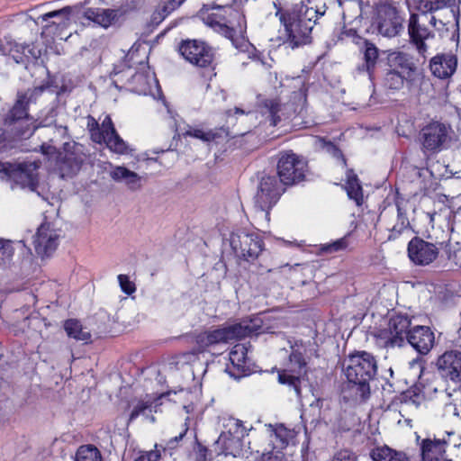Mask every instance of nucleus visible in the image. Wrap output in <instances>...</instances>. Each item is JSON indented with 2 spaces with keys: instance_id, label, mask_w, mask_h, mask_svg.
Returning <instances> with one entry per match:
<instances>
[{
  "instance_id": "obj_26",
  "label": "nucleus",
  "mask_w": 461,
  "mask_h": 461,
  "mask_svg": "<svg viewBox=\"0 0 461 461\" xmlns=\"http://www.w3.org/2000/svg\"><path fill=\"white\" fill-rule=\"evenodd\" d=\"M122 14L120 9L88 8L85 11V17L96 24L108 28L114 24Z\"/></svg>"
},
{
  "instance_id": "obj_17",
  "label": "nucleus",
  "mask_w": 461,
  "mask_h": 461,
  "mask_svg": "<svg viewBox=\"0 0 461 461\" xmlns=\"http://www.w3.org/2000/svg\"><path fill=\"white\" fill-rule=\"evenodd\" d=\"M438 255V248L420 238H413L408 244V256L416 265L427 266Z\"/></svg>"
},
{
  "instance_id": "obj_15",
  "label": "nucleus",
  "mask_w": 461,
  "mask_h": 461,
  "mask_svg": "<svg viewBox=\"0 0 461 461\" xmlns=\"http://www.w3.org/2000/svg\"><path fill=\"white\" fill-rule=\"evenodd\" d=\"M306 363L301 352L293 351L286 367L278 372V382L287 385L297 397L301 395V377L305 374Z\"/></svg>"
},
{
  "instance_id": "obj_16",
  "label": "nucleus",
  "mask_w": 461,
  "mask_h": 461,
  "mask_svg": "<svg viewBox=\"0 0 461 461\" xmlns=\"http://www.w3.org/2000/svg\"><path fill=\"white\" fill-rule=\"evenodd\" d=\"M411 320L406 315H393L388 322V328L383 330L380 337L384 339L386 347H401L407 339Z\"/></svg>"
},
{
  "instance_id": "obj_12",
  "label": "nucleus",
  "mask_w": 461,
  "mask_h": 461,
  "mask_svg": "<svg viewBox=\"0 0 461 461\" xmlns=\"http://www.w3.org/2000/svg\"><path fill=\"white\" fill-rule=\"evenodd\" d=\"M283 191L276 176H267L261 178L254 203L266 218H268L269 210L276 203Z\"/></svg>"
},
{
  "instance_id": "obj_46",
  "label": "nucleus",
  "mask_w": 461,
  "mask_h": 461,
  "mask_svg": "<svg viewBox=\"0 0 461 461\" xmlns=\"http://www.w3.org/2000/svg\"><path fill=\"white\" fill-rule=\"evenodd\" d=\"M186 136H191L203 141H211L215 139L216 134L212 131H203L201 128L187 126L186 131L184 133Z\"/></svg>"
},
{
  "instance_id": "obj_29",
  "label": "nucleus",
  "mask_w": 461,
  "mask_h": 461,
  "mask_svg": "<svg viewBox=\"0 0 461 461\" xmlns=\"http://www.w3.org/2000/svg\"><path fill=\"white\" fill-rule=\"evenodd\" d=\"M110 176L114 181L123 182L131 190H137L141 186V176L124 167H114L110 172Z\"/></svg>"
},
{
  "instance_id": "obj_27",
  "label": "nucleus",
  "mask_w": 461,
  "mask_h": 461,
  "mask_svg": "<svg viewBox=\"0 0 461 461\" xmlns=\"http://www.w3.org/2000/svg\"><path fill=\"white\" fill-rule=\"evenodd\" d=\"M457 60L453 55L434 57L430 61V70L438 78L450 77L456 68Z\"/></svg>"
},
{
  "instance_id": "obj_33",
  "label": "nucleus",
  "mask_w": 461,
  "mask_h": 461,
  "mask_svg": "<svg viewBox=\"0 0 461 461\" xmlns=\"http://www.w3.org/2000/svg\"><path fill=\"white\" fill-rule=\"evenodd\" d=\"M248 461H293L287 454L281 450L273 449L260 453L257 450L255 453L251 452L249 456H246Z\"/></svg>"
},
{
  "instance_id": "obj_6",
  "label": "nucleus",
  "mask_w": 461,
  "mask_h": 461,
  "mask_svg": "<svg viewBox=\"0 0 461 461\" xmlns=\"http://www.w3.org/2000/svg\"><path fill=\"white\" fill-rule=\"evenodd\" d=\"M454 131L450 125L431 122L420 131V140L425 152L438 153L447 149L452 141Z\"/></svg>"
},
{
  "instance_id": "obj_21",
  "label": "nucleus",
  "mask_w": 461,
  "mask_h": 461,
  "mask_svg": "<svg viewBox=\"0 0 461 461\" xmlns=\"http://www.w3.org/2000/svg\"><path fill=\"white\" fill-rule=\"evenodd\" d=\"M59 238L57 230L50 229L48 224H41L34 238V249L41 258L50 257L58 248Z\"/></svg>"
},
{
  "instance_id": "obj_32",
  "label": "nucleus",
  "mask_w": 461,
  "mask_h": 461,
  "mask_svg": "<svg viewBox=\"0 0 461 461\" xmlns=\"http://www.w3.org/2000/svg\"><path fill=\"white\" fill-rule=\"evenodd\" d=\"M371 457L374 461H409L404 453L397 452L387 446L373 449Z\"/></svg>"
},
{
  "instance_id": "obj_59",
  "label": "nucleus",
  "mask_w": 461,
  "mask_h": 461,
  "mask_svg": "<svg viewBox=\"0 0 461 461\" xmlns=\"http://www.w3.org/2000/svg\"><path fill=\"white\" fill-rule=\"evenodd\" d=\"M342 33L347 34L348 36H354L356 33V31L349 29L348 31H344Z\"/></svg>"
},
{
  "instance_id": "obj_41",
  "label": "nucleus",
  "mask_w": 461,
  "mask_h": 461,
  "mask_svg": "<svg viewBox=\"0 0 461 461\" xmlns=\"http://www.w3.org/2000/svg\"><path fill=\"white\" fill-rule=\"evenodd\" d=\"M365 68L366 72L370 75L371 70L375 68L376 60L378 59V50L373 43L369 42L368 41H365Z\"/></svg>"
},
{
  "instance_id": "obj_57",
  "label": "nucleus",
  "mask_w": 461,
  "mask_h": 461,
  "mask_svg": "<svg viewBox=\"0 0 461 461\" xmlns=\"http://www.w3.org/2000/svg\"><path fill=\"white\" fill-rule=\"evenodd\" d=\"M410 365H411V367H418V368L420 369V371H421V370H422V368H423L421 361L417 360V359L412 360V361L410 363Z\"/></svg>"
},
{
  "instance_id": "obj_2",
  "label": "nucleus",
  "mask_w": 461,
  "mask_h": 461,
  "mask_svg": "<svg viewBox=\"0 0 461 461\" xmlns=\"http://www.w3.org/2000/svg\"><path fill=\"white\" fill-rule=\"evenodd\" d=\"M377 372V363L375 357L366 351L350 355L345 369L348 379L347 389L348 396L354 401L362 402L370 396V382Z\"/></svg>"
},
{
  "instance_id": "obj_23",
  "label": "nucleus",
  "mask_w": 461,
  "mask_h": 461,
  "mask_svg": "<svg viewBox=\"0 0 461 461\" xmlns=\"http://www.w3.org/2000/svg\"><path fill=\"white\" fill-rule=\"evenodd\" d=\"M268 434L269 446L273 449L283 451L294 439L297 432L294 429H288L284 424L266 425Z\"/></svg>"
},
{
  "instance_id": "obj_39",
  "label": "nucleus",
  "mask_w": 461,
  "mask_h": 461,
  "mask_svg": "<svg viewBox=\"0 0 461 461\" xmlns=\"http://www.w3.org/2000/svg\"><path fill=\"white\" fill-rule=\"evenodd\" d=\"M349 246L348 236H344L330 243L322 244L320 252L322 254H334L345 251Z\"/></svg>"
},
{
  "instance_id": "obj_8",
  "label": "nucleus",
  "mask_w": 461,
  "mask_h": 461,
  "mask_svg": "<svg viewBox=\"0 0 461 461\" xmlns=\"http://www.w3.org/2000/svg\"><path fill=\"white\" fill-rule=\"evenodd\" d=\"M402 18L392 3H382L376 6L372 26L384 37H395L402 28Z\"/></svg>"
},
{
  "instance_id": "obj_7",
  "label": "nucleus",
  "mask_w": 461,
  "mask_h": 461,
  "mask_svg": "<svg viewBox=\"0 0 461 461\" xmlns=\"http://www.w3.org/2000/svg\"><path fill=\"white\" fill-rule=\"evenodd\" d=\"M28 103L29 98L26 94H18L17 100L13 108L5 118L4 124L14 137L28 138L35 129L28 128Z\"/></svg>"
},
{
  "instance_id": "obj_24",
  "label": "nucleus",
  "mask_w": 461,
  "mask_h": 461,
  "mask_svg": "<svg viewBox=\"0 0 461 461\" xmlns=\"http://www.w3.org/2000/svg\"><path fill=\"white\" fill-rule=\"evenodd\" d=\"M0 52L4 56H11L18 64L23 63L28 54L35 57L29 45L18 43L10 37H4L0 41Z\"/></svg>"
},
{
  "instance_id": "obj_53",
  "label": "nucleus",
  "mask_w": 461,
  "mask_h": 461,
  "mask_svg": "<svg viewBox=\"0 0 461 461\" xmlns=\"http://www.w3.org/2000/svg\"><path fill=\"white\" fill-rule=\"evenodd\" d=\"M249 113H250V111L246 112L243 109L239 108V107H235L234 109L228 110L226 112V114L229 118L231 117L232 115H243V114H249Z\"/></svg>"
},
{
  "instance_id": "obj_45",
  "label": "nucleus",
  "mask_w": 461,
  "mask_h": 461,
  "mask_svg": "<svg viewBox=\"0 0 461 461\" xmlns=\"http://www.w3.org/2000/svg\"><path fill=\"white\" fill-rule=\"evenodd\" d=\"M396 63L400 66V73L405 75H412L415 70L414 63L410 59L409 56L405 53H398L395 57Z\"/></svg>"
},
{
  "instance_id": "obj_9",
  "label": "nucleus",
  "mask_w": 461,
  "mask_h": 461,
  "mask_svg": "<svg viewBox=\"0 0 461 461\" xmlns=\"http://www.w3.org/2000/svg\"><path fill=\"white\" fill-rule=\"evenodd\" d=\"M230 244L238 257L254 261L263 250L264 243L259 235L239 230L230 234Z\"/></svg>"
},
{
  "instance_id": "obj_3",
  "label": "nucleus",
  "mask_w": 461,
  "mask_h": 461,
  "mask_svg": "<svg viewBox=\"0 0 461 461\" xmlns=\"http://www.w3.org/2000/svg\"><path fill=\"white\" fill-rule=\"evenodd\" d=\"M41 150L43 155L50 158L56 156L57 167L62 178L71 177L77 174L86 158L83 146L77 143H66L64 150L59 153L54 146L43 143L41 146Z\"/></svg>"
},
{
  "instance_id": "obj_48",
  "label": "nucleus",
  "mask_w": 461,
  "mask_h": 461,
  "mask_svg": "<svg viewBox=\"0 0 461 461\" xmlns=\"http://www.w3.org/2000/svg\"><path fill=\"white\" fill-rule=\"evenodd\" d=\"M410 7H413L423 14L431 11V0H407Z\"/></svg>"
},
{
  "instance_id": "obj_64",
  "label": "nucleus",
  "mask_w": 461,
  "mask_h": 461,
  "mask_svg": "<svg viewBox=\"0 0 461 461\" xmlns=\"http://www.w3.org/2000/svg\"><path fill=\"white\" fill-rule=\"evenodd\" d=\"M450 13H451L453 17H456L455 12L453 10H450Z\"/></svg>"
},
{
  "instance_id": "obj_22",
  "label": "nucleus",
  "mask_w": 461,
  "mask_h": 461,
  "mask_svg": "<svg viewBox=\"0 0 461 461\" xmlns=\"http://www.w3.org/2000/svg\"><path fill=\"white\" fill-rule=\"evenodd\" d=\"M407 341L421 355L428 354L435 341L434 333L427 326H416L409 330Z\"/></svg>"
},
{
  "instance_id": "obj_35",
  "label": "nucleus",
  "mask_w": 461,
  "mask_h": 461,
  "mask_svg": "<svg viewBox=\"0 0 461 461\" xmlns=\"http://www.w3.org/2000/svg\"><path fill=\"white\" fill-rule=\"evenodd\" d=\"M116 132L112 119L110 116H105L99 128L92 130V140L95 143H103V140L107 136Z\"/></svg>"
},
{
  "instance_id": "obj_49",
  "label": "nucleus",
  "mask_w": 461,
  "mask_h": 461,
  "mask_svg": "<svg viewBox=\"0 0 461 461\" xmlns=\"http://www.w3.org/2000/svg\"><path fill=\"white\" fill-rule=\"evenodd\" d=\"M151 404L149 402L140 401L133 408L131 415L130 421L135 420L139 415L142 414L146 410L149 409Z\"/></svg>"
},
{
  "instance_id": "obj_30",
  "label": "nucleus",
  "mask_w": 461,
  "mask_h": 461,
  "mask_svg": "<svg viewBox=\"0 0 461 461\" xmlns=\"http://www.w3.org/2000/svg\"><path fill=\"white\" fill-rule=\"evenodd\" d=\"M345 189L348 198L353 200L357 205L359 206L363 203L364 195L362 185L357 175H355L352 170L347 173Z\"/></svg>"
},
{
  "instance_id": "obj_55",
  "label": "nucleus",
  "mask_w": 461,
  "mask_h": 461,
  "mask_svg": "<svg viewBox=\"0 0 461 461\" xmlns=\"http://www.w3.org/2000/svg\"><path fill=\"white\" fill-rule=\"evenodd\" d=\"M87 128L90 131V135L92 136V130L95 128H99L98 122L95 120V118L89 116L87 121Z\"/></svg>"
},
{
  "instance_id": "obj_1",
  "label": "nucleus",
  "mask_w": 461,
  "mask_h": 461,
  "mask_svg": "<svg viewBox=\"0 0 461 461\" xmlns=\"http://www.w3.org/2000/svg\"><path fill=\"white\" fill-rule=\"evenodd\" d=\"M326 5L309 6L301 2L280 14V22L285 32V43L292 49L308 44L312 40V32L319 17L324 15Z\"/></svg>"
},
{
  "instance_id": "obj_52",
  "label": "nucleus",
  "mask_w": 461,
  "mask_h": 461,
  "mask_svg": "<svg viewBox=\"0 0 461 461\" xmlns=\"http://www.w3.org/2000/svg\"><path fill=\"white\" fill-rule=\"evenodd\" d=\"M332 461H356V457L348 450H340L334 455Z\"/></svg>"
},
{
  "instance_id": "obj_54",
  "label": "nucleus",
  "mask_w": 461,
  "mask_h": 461,
  "mask_svg": "<svg viewBox=\"0 0 461 461\" xmlns=\"http://www.w3.org/2000/svg\"><path fill=\"white\" fill-rule=\"evenodd\" d=\"M50 131L57 133L59 137H65L67 135L68 129L64 126H56L55 129H49Z\"/></svg>"
},
{
  "instance_id": "obj_44",
  "label": "nucleus",
  "mask_w": 461,
  "mask_h": 461,
  "mask_svg": "<svg viewBox=\"0 0 461 461\" xmlns=\"http://www.w3.org/2000/svg\"><path fill=\"white\" fill-rule=\"evenodd\" d=\"M14 253L13 242L8 240L0 239V266H5Z\"/></svg>"
},
{
  "instance_id": "obj_25",
  "label": "nucleus",
  "mask_w": 461,
  "mask_h": 461,
  "mask_svg": "<svg viewBox=\"0 0 461 461\" xmlns=\"http://www.w3.org/2000/svg\"><path fill=\"white\" fill-rule=\"evenodd\" d=\"M448 444V440L444 438H426L420 444L422 461H439Z\"/></svg>"
},
{
  "instance_id": "obj_61",
  "label": "nucleus",
  "mask_w": 461,
  "mask_h": 461,
  "mask_svg": "<svg viewBox=\"0 0 461 461\" xmlns=\"http://www.w3.org/2000/svg\"><path fill=\"white\" fill-rule=\"evenodd\" d=\"M5 169V164L0 162V172H2V170Z\"/></svg>"
},
{
  "instance_id": "obj_13",
  "label": "nucleus",
  "mask_w": 461,
  "mask_h": 461,
  "mask_svg": "<svg viewBox=\"0 0 461 461\" xmlns=\"http://www.w3.org/2000/svg\"><path fill=\"white\" fill-rule=\"evenodd\" d=\"M6 175L21 187H28L31 191H35L38 185V172L40 162L38 160H27L22 163L11 165L5 164Z\"/></svg>"
},
{
  "instance_id": "obj_14",
  "label": "nucleus",
  "mask_w": 461,
  "mask_h": 461,
  "mask_svg": "<svg viewBox=\"0 0 461 461\" xmlns=\"http://www.w3.org/2000/svg\"><path fill=\"white\" fill-rule=\"evenodd\" d=\"M180 55L191 64L200 67H209L214 59L212 49L204 41L197 40L183 41L178 46Z\"/></svg>"
},
{
  "instance_id": "obj_50",
  "label": "nucleus",
  "mask_w": 461,
  "mask_h": 461,
  "mask_svg": "<svg viewBox=\"0 0 461 461\" xmlns=\"http://www.w3.org/2000/svg\"><path fill=\"white\" fill-rule=\"evenodd\" d=\"M189 420V417H186L185 418V423L183 424V429L182 430L179 432V434L177 436H175L174 438H172L168 442H167V447H170V448H173L175 447L176 444L179 441V440H182L183 438L185 437V435L186 434L187 430H188V424H187V421Z\"/></svg>"
},
{
  "instance_id": "obj_10",
  "label": "nucleus",
  "mask_w": 461,
  "mask_h": 461,
  "mask_svg": "<svg viewBox=\"0 0 461 461\" xmlns=\"http://www.w3.org/2000/svg\"><path fill=\"white\" fill-rule=\"evenodd\" d=\"M200 17L204 24L212 28L215 32L226 38H232L234 35L233 19H243L244 17L236 10L231 8H221L218 6L216 12L211 13L201 11Z\"/></svg>"
},
{
  "instance_id": "obj_63",
  "label": "nucleus",
  "mask_w": 461,
  "mask_h": 461,
  "mask_svg": "<svg viewBox=\"0 0 461 461\" xmlns=\"http://www.w3.org/2000/svg\"><path fill=\"white\" fill-rule=\"evenodd\" d=\"M447 437L449 438L452 435H454V432H447Z\"/></svg>"
},
{
  "instance_id": "obj_4",
  "label": "nucleus",
  "mask_w": 461,
  "mask_h": 461,
  "mask_svg": "<svg viewBox=\"0 0 461 461\" xmlns=\"http://www.w3.org/2000/svg\"><path fill=\"white\" fill-rule=\"evenodd\" d=\"M259 329L258 324H255L251 321H243L240 323L200 333L196 341L201 348H206L212 345L243 339L256 333Z\"/></svg>"
},
{
  "instance_id": "obj_62",
  "label": "nucleus",
  "mask_w": 461,
  "mask_h": 461,
  "mask_svg": "<svg viewBox=\"0 0 461 461\" xmlns=\"http://www.w3.org/2000/svg\"><path fill=\"white\" fill-rule=\"evenodd\" d=\"M36 93H41L43 91V87H39L36 90H34Z\"/></svg>"
},
{
  "instance_id": "obj_11",
  "label": "nucleus",
  "mask_w": 461,
  "mask_h": 461,
  "mask_svg": "<svg viewBox=\"0 0 461 461\" xmlns=\"http://www.w3.org/2000/svg\"><path fill=\"white\" fill-rule=\"evenodd\" d=\"M306 163L292 151L282 152L277 162L279 183L293 185L304 177Z\"/></svg>"
},
{
  "instance_id": "obj_36",
  "label": "nucleus",
  "mask_w": 461,
  "mask_h": 461,
  "mask_svg": "<svg viewBox=\"0 0 461 461\" xmlns=\"http://www.w3.org/2000/svg\"><path fill=\"white\" fill-rule=\"evenodd\" d=\"M103 142L111 151L116 154L124 155L131 151L128 143L121 138L117 131L104 138Z\"/></svg>"
},
{
  "instance_id": "obj_20",
  "label": "nucleus",
  "mask_w": 461,
  "mask_h": 461,
  "mask_svg": "<svg viewBox=\"0 0 461 461\" xmlns=\"http://www.w3.org/2000/svg\"><path fill=\"white\" fill-rule=\"evenodd\" d=\"M440 375L446 380L461 382V352L447 351L437 361Z\"/></svg>"
},
{
  "instance_id": "obj_38",
  "label": "nucleus",
  "mask_w": 461,
  "mask_h": 461,
  "mask_svg": "<svg viewBox=\"0 0 461 461\" xmlns=\"http://www.w3.org/2000/svg\"><path fill=\"white\" fill-rule=\"evenodd\" d=\"M75 461H104L100 450L93 445L80 446L75 455Z\"/></svg>"
},
{
  "instance_id": "obj_34",
  "label": "nucleus",
  "mask_w": 461,
  "mask_h": 461,
  "mask_svg": "<svg viewBox=\"0 0 461 461\" xmlns=\"http://www.w3.org/2000/svg\"><path fill=\"white\" fill-rule=\"evenodd\" d=\"M64 329L68 337L75 339L76 340L88 341L91 338V334L86 329H84L81 323L77 320H68L64 323Z\"/></svg>"
},
{
  "instance_id": "obj_28",
  "label": "nucleus",
  "mask_w": 461,
  "mask_h": 461,
  "mask_svg": "<svg viewBox=\"0 0 461 461\" xmlns=\"http://www.w3.org/2000/svg\"><path fill=\"white\" fill-rule=\"evenodd\" d=\"M410 37L412 42L416 45L420 54L423 55L426 52V44L424 40L429 36V32L426 27H422L419 23L418 15L415 14H411L408 27Z\"/></svg>"
},
{
  "instance_id": "obj_31",
  "label": "nucleus",
  "mask_w": 461,
  "mask_h": 461,
  "mask_svg": "<svg viewBox=\"0 0 461 461\" xmlns=\"http://www.w3.org/2000/svg\"><path fill=\"white\" fill-rule=\"evenodd\" d=\"M133 89L142 95L151 94L153 87H158V80L155 75H143L136 73L132 77Z\"/></svg>"
},
{
  "instance_id": "obj_58",
  "label": "nucleus",
  "mask_w": 461,
  "mask_h": 461,
  "mask_svg": "<svg viewBox=\"0 0 461 461\" xmlns=\"http://www.w3.org/2000/svg\"><path fill=\"white\" fill-rule=\"evenodd\" d=\"M183 409L185 411V412L187 414H189L194 411V405L193 404L184 405Z\"/></svg>"
},
{
  "instance_id": "obj_37",
  "label": "nucleus",
  "mask_w": 461,
  "mask_h": 461,
  "mask_svg": "<svg viewBox=\"0 0 461 461\" xmlns=\"http://www.w3.org/2000/svg\"><path fill=\"white\" fill-rule=\"evenodd\" d=\"M413 75H405L396 69L389 70L384 77V85L386 87L393 90H399L403 86L405 80H411Z\"/></svg>"
},
{
  "instance_id": "obj_56",
  "label": "nucleus",
  "mask_w": 461,
  "mask_h": 461,
  "mask_svg": "<svg viewBox=\"0 0 461 461\" xmlns=\"http://www.w3.org/2000/svg\"><path fill=\"white\" fill-rule=\"evenodd\" d=\"M431 5L432 6H431L430 12H433V11L442 8L445 5V4L442 1H436V2L431 1Z\"/></svg>"
},
{
  "instance_id": "obj_18",
  "label": "nucleus",
  "mask_w": 461,
  "mask_h": 461,
  "mask_svg": "<svg viewBox=\"0 0 461 461\" xmlns=\"http://www.w3.org/2000/svg\"><path fill=\"white\" fill-rule=\"evenodd\" d=\"M379 221L384 222L386 230L390 231L389 240H395L410 225L406 214L399 204L384 210L379 216Z\"/></svg>"
},
{
  "instance_id": "obj_51",
  "label": "nucleus",
  "mask_w": 461,
  "mask_h": 461,
  "mask_svg": "<svg viewBox=\"0 0 461 461\" xmlns=\"http://www.w3.org/2000/svg\"><path fill=\"white\" fill-rule=\"evenodd\" d=\"M159 458V451L150 450L140 454L134 461H158Z\"/></svg>"
},
{
  "instance_id": "obj_43",
  "label": "nucleus",
  "mask_w": 461,
  "mask_h": 461,
  "mask_svg": "<svg viewBox=\"0 0 461 461\" xmlns=\"http://www.w3.org/2000/svg\"><path fill=\"white\" fill-rule=\"evenodd\" d=\"M185 0H169L164 4L162 8L158 12L160 20L165 19L174 10L178 8ZM222 3L228 4L231 0H220ZM157 14H154V20H157Z\"/></svg>"
},
{
  "instance_id": "obj_42",
  "label": "nucleus",
  "mask_w": 461,
  "mask_h": 461,
  "mask_svg": "<svg viewBox=\"0 0 461 461\" xmlns=\"http://www.w3.org/2000/svg\"><path fill=\"white\" fill-rule=\"evenodd\" d=\"M70 14H71V7L66 6L62 9L44 14L41 16H40V19H41L43 22H47L50 18H55V17L60 18L59 24L63 27H66L68 24V22H69L68 16Z\"/></svg>"
},
{
  "instance_id": "obj_5",
  "label": "nucleus",
  "mask_w": 461,
  "mask_h": 461,
  "mask_svg": "<svg viewBox=\"0 0 461 461\" xmlns=\"http://www.w3.org/2000/svg\"><path fill=\"white\" fill-rule=\"evenodd\" d=\"M224 430L219 436L216 445L225 456L234 457L243 455L244 438L248 434V429L242 421L228 418L223 423Z\"/></svg>"
},
{
  "instance_id": "obj_40",
  "label": "nucleus",
  "mask_w": 461,
  "mask_h": 461,
  "mask_svg": "<svg viewBox=\"0 0 461 461\" xmlns=\"http://www.w3.org/2000/svg\"><path fill=\"white\" fill-rule=\"evenodd\" d=\"M263 113H268L271 125L276 126L281 118L278 113L281 110V104L277 99H267L263 103Z\"/></svg>"
},
{
  "instance_id": "obj_60",
  "label": "nucleus",
  "mask_w": 461,
  "mask_h": 461,
  "mask_svg": "<svg viewBox=\"0 0 461 461\" xmlns=\"http://www.w3.org/2000/svg\"><path fill=\"white\" fill-rule=\"evenodd\" d=\"M437 19L434 16H431L429 23L433 26H436Z\"/></svg>"
},
{
  "instance_id": "obj_19",
  "label": "nucleus",
  "mask_w": 461,
  "mask_h": 461,
  "mask_svg": "<svg viewBox=\"0 0 461 461\" xmlns=\"http://www.w3.org/2000/svg\"><path fill=\"white\" fill-rule=\"evenodd\" d=\"M230 365L226 372L234 379H240L250 373V360L248 357V348L244 344L235 345L230 352Z\"/></svg>"
},
{
  "instance_id": "obj_47",
  "label": "nucleus",
  "mask_w": 461,
  "mask_h": 461,
  "mask_svg": "<svg viewBox=\"0 0 461 461\" xmlns=\"http://www.w3.org/2000/svg\"><path fill=\"white\" fill-rule=\"evenodd\" d=\"M117 278H118L121 289L122 290L123 293L130 295L135 292V290H136L135 285L129 279L128 276L121 274L118 276Z\"/></svg>"
}]
</instances>
